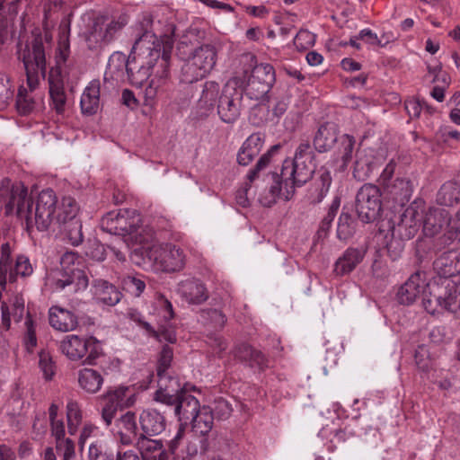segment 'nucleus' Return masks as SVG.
Masks as SVG:
<instances>
[{"instance_id": "4c0bfd02", "label": "nucleus", "mask_w": 460, "mask_h": 460, "mask_svg": "<svg viewBox=\"0 0 460 460\" xmlns=\"http://www.w3.org/2000/svg\"><path fill=\"white\" fill-rule=\"evenodd\" d=\"M220 85L215 81H207L203 84L201 95L197 106L200 116H208V112L214 110L216 102L220 96Z\"/></svg>"}, {"instance_id": "8fccbe9b", "label": "nucleus", "mask_w": 460, "mask_h": 460, "mask_svg": "<svg viewBox=\"0 0 460 460\" xmlns=\"http://www.w3.org/2000/svg\"><path fill=\"white\" fill-rule=\"evenodd\" d=\"M69 243L77 246L83 242L82 223L79 219L68 221L66 224H61Z\"/></svg>"}, {"instance_id": "c85d7f7f", "label": "nucleus", "mask_w": 460, "mask_h": 460, "mask_svg": "<svg viewBox=\"0 0 460 460\" xmlns=\"http://www.w3.org/2000/svg\"><path fill=\"white\" fill-rule=\"evenodd\" d=\"M178 292L189 304L199 305L208 298L205 285L196 279L182 280L179 284Z\"/></svg>"}, {"instance_id": "f704fd0d", "label": "nucleus", "mask_w": 460, "mask_h": 460, "mask_svg": "<svg viewBox=\"0 0 460 460\" xmlns=\"http://www.w3.org/2000/svg\"><path fill=\"white\" fill-rule=\"evenodd\" d=\"M264 144V137L261 133H253L243 143L237 154V162L240 165H248L257 156Z\"/></svg>"}, {"instance_id": "423d86ee", "label": "nucleus", "mask_w": 460, "mask_h": 460, "mask_svg": "<svg viewBox=\"0 0 460 460\" xmlns=\"http://www.w3.org/2000/svg\"><path fill=\"white\" fill-rule=\"evenodd\" d=\"M225 442L221 436H214L212 438L191 437L185 438L183 429H180L176 436L169 443V452L174 460H193L199 452L207 455L210 449L219 448V445Z\"/></svg>"}, {"instance_id": "a878e982", "label": "nucleus", "mask_w": 460, "mask_h": 460, "mask_svg": "<svg viewBox=\"0 0 460 460\" xmlns=\"http://www.w3.org/2000/svg\"><path fill=\"white\" fill-rule=\"evenodd\" d=\"M141 432L144 437H155L161 434L166 427V420L163 414L156 410L147 409L139 416Z\"/></svg>"}, {"instance_id": "5701e85b", "label": "nucleus", "mask_w": 460, "mask_h": 460, "mask_svg": "<svg viewBox=\"0 0 460 460\" xmlns=\"http://www.w3.org/2000/svg\"><path fill=\"white\" fill-rule=\"evenodd\" d=\"M114 432L123 446L135 445L139 438L136 414L128 411L115 420Z\"/></svg>"}, {"instance_id": "f03ea898", "label": "nucleus", "mask_w": 460, "mask_h": 460, "mask_svg": "<svg viewBox=\"0 0 460 460\" xmlns=\"http://www.w3.org/2000/svg\"><path fill=\"white\" fill-rule=\"evenodd\" d=\"M51 36L36 29L28 37L24 45L18 44V58L23 64L27 85L31 89L38 88L47 73V55L51 46Z\"/></svg>"}, {"instance_id": "37998d69", "label": "nucleus", "mask_w": 460, "mask_h": 460, "mask_svg": "<svg viewBox=\"0 0 460 460\" xmlns=\"http://www.w3.org/2000/svg\"><path fill=\"white\" fill-rule=\"evenodd\" d=\"M190 422L194 432L206 436L208 434L214 424L213 411L208 406H202L201 410L192 418Z\"/></svg>"}, {"instance_id": "393cba45", "label": "nucleus", "mask_w": 460, "mask_h": 460, "mask_svg": "<svg viewBox=\"0 0 460 460\" xmlns=\"http://www.w3.org/2000/svg\"><path fill=\"white\" fill-rule=\"evenodd\" d=\"M233 354L234 358L252 368H258L263 371L269 367L268 358L261 350L256 349L248 343L237 344L233 350Z\"/></svg>"}, {"instance_id": "c03bdc74", "label": "nucleus", "mask_w": 460, "mask_h": 460, "mask_svg": "<svg viewBox=\"0 0 460 460\" xmlns=\"http://www.w3.org/2000/svg\"><path fill=\"white\" fill-rule=\"evenodd\" d=\"M37 88L28 89L24 86H20L16 96V109L21 115H28L32 112L37 106V96L34 91Z\"/></svg>"}, {"instance_id": "c9c22d12", "label": "nucleus", "mask_w": 460, "mask_h": 460, "mask_svg": "<svg viewBox=\"0 0 460 460\" xmlns=\"http://www.w3.org/2000/svg\"><path fill=\"white\" fill-rule=\"evenodd\" d=\"M134 446L139 451L143 460H164L165 452L160 439H151L149 437L139 435Z\"/></svg>"}, {"instance_id": "ddd939ff", "label": "nucleus", "mask_w": 460, "mask_h": 460, "mask_svg": "<svg viewBox=\"0 0 460 460\" xmlns=\"http://www.w3.org/2000/svg\"><path fill=\"white\" fill-rule=\"evenodd\" d=\"M77 255L73 252H66L60 260L62 270L57 272L53 278L55 288L63 290L66 287H71L74 292L84 290L89 284V279L84 270L75 267Z\"/></svg>"}, {"instance_id": "69168bd1", "label": "nucleus", "mask_w": 460, "mask_h": 460, "mask_svg": "<svg viewBox=\"0 0 460 460\" xmlns=\"http://www.w3.org/2000/svg\"><path fill=\"white\" fill-rule=\"evenodd\" d=\"M25 326H26V335H25V342L26 346L29 349H32L36 347L37 345V338L35 333V326L33 320L30 314H27L26 320H25Z\"/></svg>"}, {"instance_id": "1a4fd4ad", "label": "nucleus", "mask_w": 460, "mask_h": 460, "mask_svg": "<svg viewBox=\"0 0 460 460\" xmlns=\"http://www.w3.org/2000/svg\"><path fill=\"white\" fill-rule=\"evenodd\" d=\"M145 254L155 270L163 272L180 271L186 262L184 251L171 243L154 244L145 251Z\"/></svg>"}, {"instance_id": "f257e3e1", "label": "nucleus", "mask_w": 460, "mask_h": 460, "mask_svg": "<svg viewBox=\"0 0 460 460\" xmlns=\"http://www.w3.org/2000/svg\"><path fill=\"white\" fill-rule=\"evenodd\" d=\"M133 31L136 40L127 74L131 84L142 87L151 75L158 81L167 78L175 25L157 13H144Z\"/></svg>"}, {"instance_id": "de8ad7c7", "label": "nucleus", "mask_w": 460, "mask_h": 460, "mask_svg": "<svg viewBox=\"0 0 460 460\" xmlns=\"http://www.w3.org/2000/svg\"><path fill=\"white\" fill-rule=\"evenodd\" d=\"M122 289L135 297H139L146 289V277L140 274L127 275L121 279Z\"/></svg>"}, {"instance_id": "72a5a7b5", "label": "nucleus", "mask_w": 460, "mask_h": 460, "mask_svg": "<svg viewBox=\"0 0 460 460\" xmlns=\"http://www.w3.org/2000/svg\"><path fill=\"white\" fill-rule=\"evenodd\" d=\"M338 140V128L334 123L326 122L319 127L314 137V146L319 153H324L332 148Z\"/></svg>"}, {"instance_id": "473e14b6", "label": "nucleus", "mask_w": 460, "mask_h": 460, "mask_svg": "<svg viewBox=\"0 0 460 460\" xmlns=\"http://www.w3.org/2000/svg\"><path fill=\"white\" fill-rule=\"evenodd\" d=\"M365 254L366 250L363 248H348L336 261L333 271L338 276L350 273L363 261Z\"/></svg>"}, {"instance_id": "7c9ffc66", "label": "nucleus", "mask_w": 460, "mask_h": 460, "mask_svg": "<svg viewBox=\"0 0 460 460\" xmlns=\"http://www.w3.org/2000/svg\"><path fill=\"white\" fill-rule=\"evenodd\" d=\"M172 405L174 406V413L179 420L185 423H188L201 410L199 400L185 390L180 393L175 402L170 406Z\"/></svg>"}, {"instance_id": "e433bc0d", "label": "nucleus", "mask_w": 460, "mask_h": 460, "mask_svg": "<svg viewBox=\"0 0 460 460\" xmlns=\"http://www.w3.org/2000/svg\"><path fill=\"white\" fill-rule=\"evenodd\" d=\"M458 254L455 251L443 252L438 257L433 267L436 272L440 276V279H451L460 271L458 268Z\"/></svg>"}, {"instance_id": "79ce46f5", "label": "nucleus", "mask_w": 460, "mask_h": 460, "mask_svg": "<svg viewBox=\"0 0 460 460\" xmlns=\"http://www.w3.org/2000/svg\"><path fill=\"white\" fill-rule=\"evenodd\" d=\"M78 383L80 387L85 392L95 394L101 389L103 384V377L97 370L84 368L79 371Z\"/></svg>"}, {"instance_id": "412c9836", "label": "nucleus", "mask_w": 460, "mask_h": 460, "mask_svg": "<svg viewBox=\"0 0 460 460\" xmlns=\"http://www.w3.org/2000/svg\"><path fill=\"white\" fill-rule=\"evenodd\" d=\"M65 75H59L57 69L49 72L48 83L50 97V109L58 116H64L66 111V93L64 88Z\"/></svg>"}, {"instance_id": "338daca9", "label": "nucleus", "mask_w": 460, "mask_h": 460, "mask_svg": "<svg viewBox=\"0 0 460 460\" xmlns=\"http://www.w3.org/2000/svg\"><path fill=\"white\" fill-rule=\"evenodd\" d=\"M14 273L15 275H21L22 277H26L32 273V267L26 256L20 255L16 258Z\"/></svg>"}, {"instance_id": "864d4df0", "label": "nucleus", "mask_w": 460, "mask_h": 460, "mask_svg": "<svg viewBox=\"0 0 460 460\" xmlns=\"http://www.w3.org/2000/svg\"><path fill=\"white\" fill-rule=\"evenodd\" d=\"M11 247L9 243H4L1 246L0 258V282L3 288L6 286V274L10 269Z\"/></svg>"}, {"instance_id": "39448f33", "label": "nucleus", "mask_w": 460, "mask_h": 460, "mask_svg": "<svg viewBox=\"0 0 460 460\" xmlns=\"http://www.w3.org/2000/svg\"><path fill=\"white\" fill-rule=\"evenodd\" d=\"M217 48L212 44H202L193 49L181 66V81L192 84L208 75L216 66Z\"/></svg>"}, {"instance_id": "6e6552de", "label": "nucleus", "mask_w": 460, "mask_h": 460, "mask_svg": "<svg viewBox=\"0 0 460 460\" xmlns=\"http://www.w3.org/2000/svg\"><path fill=\"white\" fill-rule=\"evenodd\" d=\"M128 22L126 14L118 16L99 15L89 29L85 40L90 49H97L111 42Z\"/></svg>"}, {"instance_id": "58836bf2", "label": "nucleus", "mask_w": 460, "mask_h": 460, "mask_svg": "<svg viewBox=\"0 0 460 460\" xmlns=\"http://www.w3.org/2000/svg\"><path fill=\"white\" fill-rule=\"evenodd\" d=\"M81 110L84 114H95L100 106V82L92 81L84 89L80 101Z\"/></svg>"}, {"instance_id": "cd10ccee", "label": "nucleus", "mask_w": 460, "mask_h": 460, "mask_svg": "<svg viewBox=\"0 0 460 460\" xmlns=\"http://www.w3.org/2000/svg\"><path fill=\"white\" fill-rule=\"evenodd\" d=\"M279 148V146H273L270 149L264 154L257 162L255 167L252 169L248 175L247 180L249 183H245V186L240 190H238L235 193V200L238 205L243 208H246L250 205V201L248 199V190H250V183H252L258 176L260 171L264 169L270 161V158L274 153H276Z\"/></svg>"}, {"instance_id": "603ef678", "label": "nucleus", "mask_w": 460, "mask_h": 460, "mask_svg": "<svg viewBox=\"0 0 460 460\" xmlns=\"http://www.w3.org/2000/svg\"><path fill=\"white\" fill-rule=\"evenodd\" d=\"M460 240V208L455 217H451L450 230L439 237V243L443 246H447L455 241Z\"/></svg>"}, {"instance_id": "4be33fe9", "label": "nucleus", "mask_w": 460, "mask_h": 460, "mask_svg": "<svg viewBox=\"0 0 460 460\" xmlns=\"http://www.w3.org/2000/svg\"><path fill=\"white\" fill-rule=\"evenodd\" d=\"M429 284L426 282L424 272L417 271L411 274L397 292L398 302L402 305H411L420 293H423V296L428 293L425 288H428Z\"/></svg>"}, {"instance_id": "2eb2a0df", "label": "nucleus", "mask_w": 460, "mask_h": 460, "mask_svg": "<svg viewBox=\"0 0 460 460\" xmlns=\"http://www.w3.org/2000/svg\"><path fill=\"white\" fill-rule=\"evenodd\" d=\"M382 194L380 189L371 183L360 187L356 195V212L363 223L376 220L382 211Z\"/></svg>"}, {"instance_id": "3c124183", "label": "nucleus", "mask_w": 460, "mask_h": 460, "mask_svg": "<svg viewBox=\"0 0 460 460\" xmlns=\"http://www.w3.org/2000/svg\"><path fill=\"white\" fill-rule=\"evenodd\" d=\"M66 418L68 432L71 435H75L82 421V412L76 402L70 401L67 402Z\"/></svg>"}, {"instance_id": "a18cd8bd", "label": "nucleus", "mask_w": 460, "mask_h": 460, "mask_svg": "<svg viewBox=\"0 0 460 460\" xmlns=\"http://www.w3.org/2000/svg\"><path fill=\"white\" fill-rule=\"evenodd\" d=\"M460 201V183L447 181L437 194V202L439 205L451 207Z\"/></svg>"}, {"instance_id": "f8f14e48", "label": "nucleus", "mask_w": 460, "mask_h": 460, "mask_svg": "<svg viewBox=\"0 0 460 460\" xmlns=\"http://www.w3.org/2000/svg\"><path fill=\"white\" fill-rule=\"evenodd\" d=\"M58 199L56 193L51 189L41 190L33 207L31 200V207L30 208V217L31 220H26L27 227L30 228L35 226L39 231H46L56 220Z\"/></svg>"}, {"instance_id": "dca6fc26", "label": "nucleus", "mask_w": 460, "mask_h": 460, "mask_svg": "<svg viewBox=\"0 0 460 460\" xmlns=\"http://www.w3.org/2000/svg\"><path fill=\"white\" fill-rule=\"evenodd\" d=\"M59 349L71 360H79L87 355L86 362H93L99 356V342L94 337L66 335L59 344Z\"/></svg>"}, {"instance_id": "0e129e2a", "label": "nucleus", "mask_w": 460, "mask_h": 460, "mask_svg": "<svg viewBox=\"0 0 460 460\" xmlns=\"http://www.w3.org/2000/svg\"><path fill=\"white\" fill-rule=\"evenodd\" d=\"M39 366L46 380H50L55 375V366L51 358L47 354H40Z\"/></svg>"}, {"instance_id": "4468645a", "label": "nucleus", "mask_w": 460, "mask_h": 460, "mask_svg": "<svg viewBox=\"0 0 460 460\" xmlns=\"http://www.w3.org/2000/svg\"><path fill=\"white\" fill-rule=\"evenodd\" d=\"M99 401L102 419L107 427L111 425L119 410L128 408L135 402L134 394L127 386L110 387Z\"/></svg>"}, {"instance_id": "5fc2aeb1", "label": "nucleus", "mask_w": 460, "mask_h": 460, "mask_svg": "<svg viewBox=\"0 0 460 460\" xmlns=\"http://www.w3.org/2000/svg\"><path fill=\"white\" fill-rule=\"evenodd\" d=\"M88 458L89 460H115L113 454L98 441L89 446Z\"/></svg>"}, {"instance_id": "aec40b11", "label": "nucleus", "mask_w": 460, "mask_h": 460, "mask_svg": "<svg viewBox=\"0 0 460 460\" xmlns=\"http://www.w3.org/2000/svg\"><path fill=\"white\" fill-rule=\"evenodd\" d=\"M158 389L155 393V400L166 405L175 402L177 396L184 391L178 377L170 372L156 373Z\"/></svg>"}, {"instance_id": "20e7f679", "label": "nucleus", "mask_w": 460, "mask_h": 460, "mask_svg": "<svg viewBox=\"0 0 460 460\" xmlns=\"http://www.w3.org/2000/svg\"><path fill=\"white\" fill-rule=\"evenodd\" d=\"M456 287L449 279L429 283L422 298L423 308L430 314L445 311L456 313L460 309V293L456 291Z\"/></svg>"}, {"instance_id": "ea45409f", "label": "nucleus", "mask_w": 460, "mask_h": 460, "mask_svg": "<svg viewBox=\"0 0 460 460\" xmlns=\"http://www.w3.org/2000/svg\"><path fill=\"white\" fill-rule=\"evenodd\" d=\"M332 183L331 172L325 167H321L318 171V178L314 186L309 190L308 199L311 203H320L329 191Z\"/></svg>"}, {"instance_id": "bb28decb", "label": "nucleus", "mask_w": 460, "mask_h": 460, "mask_svg": "<svg viewBox=\"0 0 460 460\" xmlns=\"http://www.w3.org/2000/svg\"><path fill=\"white\" fill-rule=\"evenodd\" d=\"M93 294L98 304L108 306L116 305L122 297L121 292L116 286L102 279L93 281Z\"/></svg>"}, {"instance_id": "b1692460", "label": "nucleus", "mask_w": 460, "mask_h": 460, "mask_svg": "<svg viewBox=\"0 0 460 460\" xmlns=\"http://www.w3.org/2000/svg\"><path fill=\"white\" fill-rule=\"evenodd\" d=\"M59 39L56 50V65L49 71L58 70L59 75H66V69L69 66L70 44H69V22L63 20L59 26Z\"/></svg>"}, {"instance_id": "13d9d810", "label": "nucleus", "mask_w": 460, "mask_h": 460, "mask_svg": "<svg viewBox=\"0 0 460 460\" xmlns=\"http://www.w3.org/2000/svg\"><path fill=\"white\" fill-rule=\"evenodd\" d=\"M172 349L168 345H164L159 353L156 373L169 372L172 361Z\"/></svg>"}, {"instance_id": "774afa93", "label": "nucleus", "mask_w": 460, "mask_h": 460, "mask_svg": "<svg viewBox=\"0 0 460 460\" xmlns=\"http://www.w3.org/2000/svg\"><path fill=\"white\" fill-rule=\"evenodd\" d=\"M154 338H155L160 342L166 341L168 343H175L176 342V333L172 327H160L155 333Z\"/></svg>"}, {"instance_id": "49530a36", "label": "nucleus", "mask_w": 460, "mask_h": 460, "mask_svg": "<svg viewBox=\"0 0 460 460\" xmlns=\"http://www.w3.org/2000/svg\"><path fill=\"white\" fill-rule=\"evenodd\" d=\"M128 64L129 57L126 58L124 54L116 52L112 54L109 58L107 73H109L116 80H121L124 78L125 72L128 74Z\"/></svg>"}, {"instance_id": "052dcab7", "label": "nucleus", "mask_w": 460, "mask_h": 460, "mask_svg": "<svg viewBox=\"0 0 460 460\" xmlns=\"http://www.w3.org/2000/svg\"><path fill=\"white\" fill-rule=\"evenodd\" d=\"M202 315L204 318L208 319L216 328H223L226 323V315L215 308L203 310Z\"/></svg>"}, {"instance_id": "09e8293b", "label": "nucleus", "mask_w": 460, "mask_h": 460, "mask_svg": "<svg viewBox=\"0 0 460 460\" xmlns=\"http://www.w3.org/2000/svg\"><path fill=\"white\" fill-rule=\"evenodd\" d=\"M356 139L353 136L344 134L341 137L339 152L342 161V166L347 167L352 161Z\"/></svg>"}, {"instance_id": "7ed1b4c3", "label": "nucleus", "mask_w": 460, "mask_h": 460, "mask_svg": "<svg viewBox=\"0 0 460 460\" xmlns=\"http://www.w3.org/2000/svg\"><path fill=\"white\" fill-rule=\"evenodd\" d=\"M315 171L314 161L301 160H285L282 164L280 174H274V185L270 189L272 199L265 206H270L275 203L276 199H283L289 200L296 190V187H301L306 183Z\"/></svg>"}, {"instance_id": "6ab92c4d", "label": "nucleus", "mask_w": 460, "mask_h": 460, "mask_svg": "<svg viewBox=\"0 0 460 460\" xmlns=\"http://www.w3.org/2000/svg\"><path fill=\"white\" fill-rule=\"evenodd\" d=\"M451 215L442 208H430L423 217V234L427 237H436L438 249L444 248L439 243V237L450 230Z\"/></svg>"}, {"instance_id": "4d7b16f0", "label": "nucleus", "mask_w": 460, "mask_h": 460, "mask_svg": "<svg viewBox=\"0 0 460 460\" xmlns=\"http://www.w3.org/2000/svg\"><path fill=\"white\" fill-rule=\"evenodd\" d=\"M12 87L13 85L8 77L4 74H0V110L4 109L12 99L13 94Z\"/></svg>"}, {"instance_id": "f3484780", "label": "nucleus", "mask_w": 460, "mask_h": 460, "mask_svg": "<svg viewBox=\"0 0 460 460\" xmlns=\"http://www.w3.org/2000/svg\"><path fill=\"white\" fill-rule=\"evenodd\" d=\"M275 80V70L270 64H257L253 66L248 77L247 93L252 99L259 100L270 90Z\"/></svg>"}, {"instance_id": "0eeeda50", "label": "nucleus", "mask_w": 460, "mask_h": 460, "mask_svg": "<svg viewBox=\"0 0 460 460\" xmlns=\"http://www.w3.org/2000/svg\"><path fill=\"white\" fill-rule=\"evenodd\" d=\"M32 199L28 194V189L22 182L12 183L4 178L0 185V204H4V214H15L19 218L31 220L30 208Z\"/></svg>"}, {"instance_id": "e2e57ef3", "label": "nucleus", "mask_w": 460, "mask_h": 460, "mask_svg": "<svg viewBox=\"0 0 460 460\" xmlns=\"http://www.w3.org/2000/svg\"><path fill=\"white\" fill-rule=\"evenodd\" d=\"M314 151L310 146L308 141L301 142L295 153V157L293 160H301V161H314Z\"/></svg>"}, {"instance_id": "9b49d317", "label": "nucleus", "mask_w": 460, "mask_h": 460, "mask_svg": "<svg viewBox=\"0 0 460 460\" xmlns=\"http://www.w3.org/2000/svg\"><path fill=\"white\" fill-rule=\"evenodd\" d=\"M243 90L236 79H230L224 85L218 98L217 111L226 124H234L241 117L243 109Z\"/></svg>"}, {"instance_id": "2f4dec72", "label": "nucleus", "mask_w": 460, "mask_h": 460, "mask_svg": "<svg viewBox=\"0 0 460 460\" xmlns=\"http://www.w3.org/2000/svg\"><path fill=\"white\" fill-rule=\"evenodd\" d=\"M49 322L51 327L63 332L73 331L78 325L77 317L71 311L58 305L49 308Z\"/></svg>"}, {"instance_id": "c756f323", "label": "nucleus", "mask_w": 460, "mask_h": 460, "mask_svg": "<svg viewBox=\"0 0 460 460\" xmlns=\"http://www.w3.org/2000/svg\"><path fill=\"white\" fill-rule=\"evenodd\" d=\"M386 197L394 206L403 207L408 203L413 192L411 181L406 178H397L385 187Z\"/></svg>"}, {"instance_id": "6e6d98bb", "label": "nucleus", "mask_w": 460, "mask_h": 460, "mask_svg": "<svg viewBox=\"0 0 460 460\" xmlns=\"http://www.w3.org/2000/svg\"><path fill=\"white\" fill-rule=\"evenodd\" d=\"M354 232L353 220L348 213H341L339 217L337 234L340 239H347Z\"/></svg>"}, {"instance_id": "a211bd4d", "label": "nucleus", "mask_w": 460, "mask_h": 460, "mask_svg": "<svg viewBox=\"0 0 460 460\" xmlns=\"http://www.w3.org/2000/svg\"><path fill=\"white\" fill-rule=\"evenodd\" d=\"M135 209H119L111 211L102 217V230L116 235L130 234L136 231Z\"/></svg>"}, {"instance_id": "a19ab883", "label": "nucleus", "mask_w": 460, "mask_h": 460, "mask_svg": "<svg viewBox=\"0 0 460 460\" xmlns=\"http://www.w3.org/2000/svg\"><path fill=\"white\" fill-rule=\"evenodd\" d=\"M79 212V205L71 196H65L57 205L56 221L60 224H66L68 221L76 218Z\"/></svg>"}, {"instance_id": "bf43d9fd", "label": "nucleus", "mask_w": 460, "mask_h": 460, "mask_svg": "<svg viewBox=\"0 0 460 460\" xmlns=\"http://www.w3.org/2000/svg\"><path fill=\"white\" fill-rule=\"evenodd\" d=\"M22 0H0V18L7 19L18 13Z\"/></svg>"}, {"instance_id": "680f3d73", "label": "nucleus", "mask_w": 460, "mask_h": 460, "mask_svg": "<svg viewBox=\"0 0 460 460\" xmlns=\"http://www.w3.org/2000/svg\"><path fill=\"white\" fill-rule=\"evenodd\" d=\"M56 447L63 455V460H71L75 456V443L70 438L57 441Z\"/></svg>"}, {"instance_id": "9d476101", "label": "nucleus", "mask_w": 460, "mask_h": 460, "mask_svg": "<svg viewBox=\"0 0 460 460\" xmlns=\"http://www.w3.org/2000/svg\"><path fill=\"white\" fill-rule=\"evenodd\" d=\"M423 220V211L416 202L411 203L401 216V220L394 228L400 239L410 240L418 233L420 222ZM387 252L393 260L397 259L403 250L402 240H392L386 244Z\"/></svg>"}]
</instances>
